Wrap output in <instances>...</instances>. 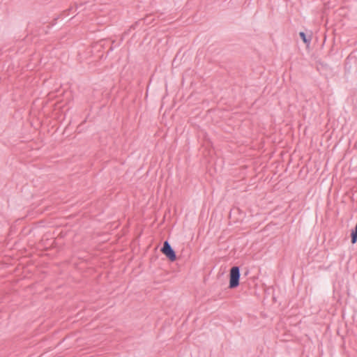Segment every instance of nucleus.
<instances>
[{
  "label": "nucleus",
  "instance_id": "1",
  "mask_svg": "<svg viewBox=\"0 0 357 357\" xmlns=\"http://www.w3.org/2000/svg\"><path fill=\"white\" fill-rule=\"evenodd\" d=\"M240 276L241 274L239 267L236 266L231 267L229 272V287L230 289H234L239 285Z\"/></svg>",
  "mask_w": 357,
  "mask_h": 357
},
{
  "label": "nucleus",
  "instance_id": "2",
  "mask_svg": "<svg viewBox=\"0 0 357 357\" xmlns=\"http://www.w3.org/2000/svg\"><path fill=\"white\" fill-rule=\"evenodd\" d=\"M161 252L171 261L176 259V255L168 241H165L161 248Z\"/></svg>",
  "mask_w": 357,
  "mask_h": 357
},
{
  "label": "nucleus",
  "instance_id": "3",
  "mask_svg": "<svg viewBox=\"0 0 357 357\" xmlns=\"http://www.w3.org/2000/svg\"><path fill=\"white\" fill-rule=\"evenodd\" d=\"M299 36L301 39L303 40V42L306 44L307 45H309L311 40H312V36L311 35H307L303 31H301L299 33Z\"/></svg>",
  "mask_w": 357,
  "mask_h": 357
},
{
  "label": "nucleus",
  "instance_id": "4",
  "mask_svg": "<svg viewBox=\"0 0 357 357\" xmlns=\"http://www.w3.org/2000/svg\"><path fill=\"white\" fill-rule=\"evenodd\" d=\"M351 242L352 244L357 242V225L351 231Z\"/></svg>",
  "mask_w": 357,
  "mask_h": 357
},
{
  "label": "nucleus",
  "instance_id": "5",
  "mask_svg": "<svg viewBox=\"0 0 357 357\" xmlns=\"http://www.w3.org/2000/svg\"><path fill=\"white\" fill-rule=\"evenodd\" d=\"M137 25H138V22H135L134 24H132V25L130 27V29H129L128 31H124V33H123V36H127V35H128V33H129V32H130V29H135V28H136V26H137Z\"/></svg>",
  "mask_w": 357,
  "mask_h": 357
},
{
  "label": "nucleus",
  "instance_id": "6",
  "mask_svg": "<svg viewBox=\"0 0 357 357\" xmlns=\"http://www.w3.org/2000/svg\"><path fill=\"white\" fill-rule=\"evenodd\" d=\"M107 43H108L107 40H100L98 45L103 47H105Z\"/></svg>",
  "mask_w": 357,
  "mask_h": 357
},
{
  "label": "nucleus",
  "instance_id": "7",
  "mask_svg": "<svg viewBox=\"0 0 357 357\" xmlns=\"http://www.w3.org/2000/svg\"><path fill=\"white\" fill-rule=\"evenodd\" d=\"M71 9H72V8H70L69 10H64V12H63V13H64L65 14L66 13V15H68V11H70Z\"/></svg>",
  "mask_w": 357,
  "mask_h": 357
},
{
  "label": "nucleus",
  "instance_id": "8",
  "mask_svg": "<svg viewBox=\"0 0 357 357\" xmlns=\"http://www.w3.org/2000/svg\"><path fill=\"white\" fill-rule=\"evenodd\" d=\"M36 223L42 224V223H43V220H39V221H38Z\"/></svg>",
  "mask_w": 357,
  "mask_h": 357
},
{
  "label": "nucleus",
  "instance_id": "9",
  "mask_svg": "<svg viewBox=\"0 0 357 357\" xmlns=\"http://www.w3.org/2000/svg\"><path fill=\"white\" fill-rule=\"evenodd\" d=\"M112 50H113V47H112V46H111L109 48V51H112Z\"/></svg>",
  "mask_w": 357,
  "mask_h": 357
}]
</instances>
